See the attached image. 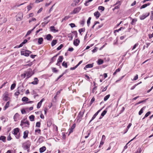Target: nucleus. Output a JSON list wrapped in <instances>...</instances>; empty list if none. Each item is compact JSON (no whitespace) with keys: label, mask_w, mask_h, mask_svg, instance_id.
Segmentation results:
<instances>
[{"label":"nucleus","mask_w":153,"mask_h":153,"mask_svg":"<svg viewBox=\"0 0 153 153\" xmlns=\"http://www.w3.org/2000/svg\"><path fill=\"white\" fill-rule=\"evenodd\" d=\"M8 95L7 93H4L3 96V98L4 100L5 101L8 100Z\"/></svg>","instance_id":"ddd939ff"},{"label":"nucleus","mask_w":153,"mask_h":153,"mask_svg":"<svg viewBox=\"0 0 153 153\" xmlns=\"http://www.w3.org/2000/svg\"><path fill=\"white\" fill-rule=\"evenodd\" d=\"M91 19V17H90L88 18L87 21V23L88 24V26H89V25L90 24V21Z\"/></svg>","instance_id":"de8ad7c7"},{"label":"nucleus","mask_w":153,"mask_h":153,"mask_svg":"<svg viewBox=\"0 0 153 153\" xmlns=\"http://www.w3.org/2000/svg\"><path fill=\"white\" fill-rule=\"evenodd\" d=\"M146 108V106L143 107L139 112L138 114L139 115H141L143 112V111Z\"/></svg>","instance_id":"f3484780"},{"label":"nucleus","mask_w":153,"mask_h":153,"mask_svg":"<svg viewBox=\"0 0 153 153\" xmlns=\"http://www.w3.org/2000/svg\"><path fill=\"white\" fill-rule=\"evenodd\" d=\"M101 110H99L94 115L91 120L90 121V123L91 122L92 120H93L96 117V116L98 115L99 112Z\"/></svg>","instance_id":"0eeeda50"},{"label":"nucleus","mask_w":153,"mask_h":153,"mask_svg":"<svg viewBox=\"0 0 153 153\" xmlns=\"http://www.w3.org/2000/svg\"><path fill=\"white\" fill-rule=\"evenodd\" d=\"M94 16H96L97 19L98 18L100 15V13L98 11L95 12L94 13Z\"/></svg>","instance_id":"a211bd4d"},{"label":"nucleus","mask_w":153,"mask_h":153,"mask_svg":"<svg viewBox=\"0 0 153 153\" xmlns=\"http://www.w3.org/2000/svg\"><path fill=\"white\" fill-rule=\"evenodd\" d=\"M34 116L33 115H31L29 117V119L31 121L34 120Z\"/></svg>","instance_id":"4c0bfd02"},{"label":"nucleus","mask_w":153,"mask_h":153,"mask_svg":"<svg viewBox=\"0 0 153 153\" xmlns=\"http://www.w3.org/2000/svg\"><path fill=\"white\" fill-rule=\"evenodd\" d=\"M21 111L22 113V114H25L26 113V111L24 109H23Z\"/></svg>","instance_id":"69168bd1"},{"label":"nucleus","mask_w":153,"mask_h":153,"mask_svg":"<svg viewBox=\"0 0 153 153\" xmlns=\"http://www.w3.org/2000/svg\"><path fill=\"white\" fill-rule=\"evenodd\" d=\"M50 30L53 32L54 33L57 32L58 31V30H56L55 29V27L54 26H51L50 27Z\"/></svg>","instance_id":"6e6552de"},{"label":"nucleus","mask_w":153,"mask_h":153,"mask_svg":"<svg viewBox=\"0 0 153 153\" xmlns=\"http://www.w3.org/2000/svg\"><path fill=\"white\" fill-rule=\"evenodd\" d=\"M52 124L51 121L50 120H48L47 122V125L48 126H50Z\"/></svg>","instance_id":"37998d69"},{"label":"nucleus","mask_w":153,"mask_h":153,"mask_svg":"<svg viewBox=\"0 0 153 153\" xmlns=\"http://www.w3.org/2000/svg\"><path fill=\"white\" fill-rule=\"evenodd\" d=\"M51 1H50L49 2H47L45 4V6L46 7H48L50 5V4L51 3Z\"/></svg>","instance_id":"338daca9"},{"label":"nucleus","mask_w":153,"mask_h":153,"mask_svg":"<svg viewBox=\"0 0 153 153\" xmlns=\"http://www.w3.org/2000/svg\"><path fill=\"white\" fill-rule=\"evenodd\" d=\"M103 62V60L101 59H99L97 61V63L99 65L102 64Z\"/></svg>","instance_id":"72a5a7b5"},{"label":"nucleus","mask_w":153,"mask_h":153,"mask_svg":"<svg viewBox=\"0 0 153 153\" xmlns=\"http://www.w3.org/2000/svg\"><path fill=\"white\" fill-rule=\"evenodd\" d=\"M81 9L80 7H78L74 9L73 11L71 13V14H74L76 13H78Z\"/></svg>","instance_id":"39448f33"},{"label":"nucleus","mask_w":153,"mask_h":153,"mask_svg":"<svg viewBox=\"0 0 153 153\" xmlns=\"http://www.w3.org/2000/svg\"><path fill=\"white\" fill-rule=\"evenodd\" d=\"M40 122H37L36 124V126L38 127H39L40 126Z\"/></svg>","instance_id":"bf43d9fd"},{"label":"nucleus","mask_w":153,"mask_h":153,"mask_svg":"<svg viewBox=\"0 0 153 153\" xmlns=\"http://www.w3.org/2000/svg\"><path fill=\"white\" fill-rule=\"evenodd\" d=\"M142 151V149L140 148H139L136 152V153H140Z\"/></svg>","instance_id":"3c124183"},{"label":"nucleus","mask_w":153,"mask_h":153,"mask_svg":"<svg viewBox=\"0 0 153 153\" xmlns=\"http://www.w3.org/2000/svg\"><path fill=\"white\" fill-rule=\"evenodd\" d=\"M32 52L28 50H26L25 51H21V54L22 55H24L26 56H28L29 55V54L31 53Z\"/></svg>","instance_id":"7ed1b4c3"},{"label":"nucleus","mask_w":153,"mask_h":153,"mask_svg":"<svg viewBox=\"0 0 153 153\" xmlns=\"http://www.w3.org/2000/svg\"><path fill=\"white\" fill-rule=\"evenodd\" d=\"M95 100V99L94 97H93L92 98V99L90 101V105H91L92 104V103H93V102Z\"/></svg>","instance_id":"5fc2aeb1"},{"label":"nucleus","mask_w":153,"mask_h":153,"mask_svg":"<svg viewBox=\"0 0 153 153\" xmlns=\"http://www.w3.org/2000/svg\"><path fill=\"white\" fill-rule=\"evenodd\" d=\"M79 40L76 39L74 41V45L77 46L79 45Z\"/></svg>","instance_id":"4468645a"},{"label":"nucleus","mask_w":153,"mask_h":153,"mask_svg":"<svg viewBox=\"0 0 153 153\" xmlns=\"http://www.w3.org/2000/svg\"><path fill=\"white\" fill-rule=\"evenodd\" d=\"M137 21V19H133L131 22V24L132 25L135 24Z\"/></svg>","instance_id":"7c9ffc66"},{"label":"nucleus","mask_w":153,"mask_h":153,"mask_svg":"<svg viewBox=\"0 0 153 153\" xmlns=\"http://www.w3.org/2000/svg\"><path fill=\"white\" fill-rule=\"evenodd\" d=\"M29 125H30V124H29V121H27V120H26L25 121V123H24V125H27V127H28L29 126Z\"/></svg>","instance_id":"09e8293b"},{"label":"nucleus","mask_w":153,"mask_h":153,"mask_svg":"<svg viewBox=\"0 0 153 153\" xmlns=\"http://www.w3.org/2000/svg\"><path fill=\"white\" fill-rule=\"evenodd\" d=\"M52 37H52L51 35L50 34H48L47 35L46 38L47 40H51Z\"/></svg>","instance_id":"b1692460"},{"label":"nucleus","mask_w":153,"mask_h":153,"mask_svg":"<svg viewBox=\"0 0 153 153\" xmlns=\"http://www.w3.org/2000/svg\"><path fill=\"white\" fill-rule=\"evenodd\" d=\"M28 131H26L24 132V135L23 137L24 139H25L28 136Z\"/></svg>","instance_id":"9b49d317"},{"label":"nucleus","mask_w":153,"mask_h":153,"mask_svg":"<svg viewBox=\"0 0 153 153\" xmlns=\"http://www.w3.org/2000/svg\"><path fill=\"white\" fill-rule=\"evenodd\" d=\"M63 45L62 44L60 45L57 48V50H60L63 47Z\"/></svg>","instance_id":"603ef678"},{"label":"nucleus","mask_w":153,"mask_h":153,"mask_svg":"<svg viewBox=\"0 0 153 153\" xmlns=\"http://www.w3.org/2000/svg\"><path fill=\"white\" fill-rule=\"evenodd\" d=\"M149 39H150L153 37V33L151 34H149L148 35Z\"/></svg>","instance_id":"774afa93"},{"label":"nucleus","mask_w":153,"mask_h":153,"mask_svg":"<svg viewBox=\"0 0 153 153\" xmlns=\"http://www.w3.org/2000/svg\"><path fill=\"white\" fill-rule=\"evenodd\" d=\"M69 18V17L68 16H65L64 17V18L62 19V22L64 20H68Z\"/></svg>","instance_id":"6e6d98bb"},{"label":"nucleus","mask_w":153,"mask_h":153,"mask_svg":"<svg viewBox=\"0 0 153 153\" xmlns=\"http://www.w3.org/2000/svg\"><path fill=\"white\" fill-rule=\"evenodd\" d=\"M138 45H139V44L138 43H137L136 44H135L134 45L132 50H133L135 49L137 47V46Z\"/></svg>","instance_id":"052dcab7"},{"label":"nucleus","mask_w":153,"mask_h":153,"mask_svg":"<svg viewBox=\"0 0 153 153\" xmlns=\"http://www.w3.org/2000/svg\"><path fill=\"white\" fill-rule=\"evenodd\" d=\"M116 4H118L117 6H115L114 8L113 9V10H114L115 9H118L120 7V5L121 4V2L120 1H118L116 3Z\"/></svg>","instance_id":"9d476101"},{"label":"nucleus","mask_w":153,"mask_h":153,"mask_svg":"<svg viewBox=\"0 0 153 153\" xmlns=\"http://www.w3.org/2000/svg\"><path fill=\"white\" fill-rule=\"evenodd\" d=\"M68 37L70 38V40H72L73 36L72 34L71 33H69L68 35Z\"/></svg>","instance_id":"c85d7f7f"},{"label":"nucleus","mask_w":153,"mask_h":153,"mask_svg":"<svg viewBox=\"0 0 153 153\" xmlns=\"http://www.w3.org/2000/svg\"><path fill=\"white\" fill-rule=\"evenodd\" d=\"M53 71L54 73H57L58 71L55 68H52Z\"/></svg>","instance_id":"864d4df0"},{"label":"nucleus","mask_w":153,"mask_h":153,"mask_svg":"<svg viewBox=\"0 0 153 153\" xmlns=\"http://www.w3.org/2000/svg\"><path fill=\"white\" fill-rule=\"evenodd\" d=\"M33 74V73L32 71V70L31 68L28 69L27 72L25 74V75H26L28 78L30 77Z\"/></svg>","instance_id":"f03ea898"},{"label":"nucleus","mask_w":153,"mask_h":153,"mask_svg":"<svg viewBox=\"0 0 153 153\" xmlns=\"http://www.w3.org/2000/svg\"><path fill=\"white\" fill-rule=\"evenodd\" d=\"M38 82V80L37 78L35 77L34 79V81L31 82V83L33 85H36Z\"/></svg>","instance_id":"f8f14e48"},{"label":"nucleus","mask_w":153,"mask_h":153,"mask_svg":"<svg viewBox=\"0 0 153 153\" xmlns=\"http://www.w3.org/2000/svg\"><path fill=\"white\" fill-rule=\"evenodd\" d=\"M72 33H73L75 35V37H77V33L76 31H74L72 32Z\"/></svg>","instance_id":"4d7b16f0"},{"label":"nucleus","mask_w":153,"mask_h":153,"mask_svg":"<svg viewBox=\"0 0 153 153\" xmlns=\"http://www.w3.org/2000/svg\"><path fill=\"white\" fill-rule=\"evenodd\" d=\"M0 140H2L3 142H5L6 141V137L4 136H1L0 137Z\"/></svg>","instance_id":"cd10ccee"},{"label":"nucleus","mask_w":153,"mask_h":153,"mask_svg":"<svg viewBox=\"0 0 153 153\" xmlns=\"http://www.w3.org/2000/svg\"><path fill=\"white\" fill-rule=\"evenodd\" d=\"M9 104H10V102L9 101L7 102L6 103L5 105V106L4 107V110H5L9 107Z\"/></svg>","instance_id":"4be33fe9"},{"label":"nucleus","mask_w":153,"mask_h":153,"mask_svg":"<svg viewBox=\"0 0 153 153\" xmlns=\"http://www.w3.org/2000/svg\"><path fill=\"white\" fill-rule=\"evenodd\" d=\"M43 41V38L42 37H40L38 39V43L40 45L42 43Z\"/></svg>","instance_id":"aec40b11"},{"label":"nucleus","mask_w":153,"mask_h":153,"mask_svg":"<svg viewBox=\"0 0 153 153\" xmlns=\"http://www.w3.org/2000/svg\"><path fill=\"white\" fill-rule=\"evenodd\" d=\"M57 41L56 40H53L51 42V46H53L55 45L57 43Z\"/></svg>","instance_id":"a878e982"},{"label":"nucleus","mask_w":153,"mask_h":153,"mask_svg":"<svg viewBox=\"0 0 153 153\" xmlns=\"http://www.w3.org/2000/svg\"><path fill=\"white\" fill-rule=\"evenodd\" d=\"M98 9L99 10H101L102 11L104 10L105 8L103 6H99L98 8Z\"/></svg>","instance_id":"a19ab883"},{"label":"nucleus","mask_w":153,"mask_h":153,"mask_svg":"<svg viewBox=\"0 0 153 153\" xmlns=\"http://www.w3.org/2000/svg\"><path fill=\"white\" fill-rule=\"evenodd\" d=\"M138 78V75L136 74L133 79V80H137Z\"/></svg>","instance_id":"680f3d73"},{"label":"nucleus","mask_w":153,"mask_h":153,"mask_svg":"<svg viewBox=\"0 0 153 153\" xmlns=\"http://www.w3.org/2000/svg\"><path fill=\"white\" fill-rule=\"evenodd\" d=\"M49 22V21H47L46 23H45V22H43L42 23L41 25L42 27H44L45 26L47 25L48 22Z\"/></svg>","instance_id":"49530a36"},{"label":"nucleus","mask_w":153,"mask_h":153,"mask_svg":"<svg viewBox=\"0 0 153 153\" xmlns=\"http://www.w3.org/2000/svg\"><path fill=\"white\" fill-rule=\"evenodd\" d=\"M151 114V112L149 111L145 115L144 117L142 119H144L145 118L148 117Z\"/></svg>","instance_id":"473e14b6"},{"label":"nucleus","mask_w":153,"mask_h":153,"mask_svg":"<svg viewBox=\"0 0 153 153\" xmlns=\"http://www.w3.org/2000/svg\"><path fill=\"white\" fill-rule=\"evenodd\" d=\"M150 5V3H148L147 4H145L142 5L140 7V9H142L143 8H145L147 6Z\"/></svg>","instance_id":"6ab92c4d"},{"label":"nucleus","mask_w":153,"mask_h":153,"mask_svg":"<svg viewBox=\"0 0 153 153\" xmlns=\"http://www.w3.org/2000/svg\"><path fill=\"white\" fill-rule=\"evenodd\" d=\"M63 59V56H60L57 60V62L61 63L62 62Z\"/></svg>","instance_id":"5701e85b"},{"label":"nucleus","mask_w":153,"mask_h":153,"mask_svg":"<svg viewBox=\"0 0 153 153\" xmlns=\"http://www.w3.org/2000/svg\"><path fill=\"white\" fill-rule=\"evenodd\" d=\"M58 55H56L54 56H53L51 59V61L50 63H53L54 62L55 60V58Z\"/></svg>","instance_id":"f704fd0d"},{"label":"nucleus","mask_w":153,"mask_h":153,"mask_svg":"<svg viewBox=\"0 0 153 153\" xmlns=\"http://www.w3.org/2000/svg\"><path fill=\"white\" fill-rule=\"evenodd\" d=\"M23 17V14L22 13H19L16 16V21H19L22 20Z\"/></svg>","instance_id":"f257e3e1"},{"label":"nucleus","mask_w":153,"mask_h":153,"mask_svg":"<svg viewBox=\"0 0 153 153\" xmlns=\"http://www.w3.org/2000/svg\"><path fill=\"white\" fill-rule=\"evenodd\" d=\"M46 149V148L45 146H43L39 149V151L40 153H42L44 152Z\"/></svg>","instance_id":"412c9836"},{"label":"nucleus","mask_w":153,"mask_h":153,"mask_svg":"<svg viewBox=\"0 0 153 153\" xmlns=\"http://www.w3.org/2000/svg\"><path fill=\"white\" fill-rule=\"evenodd\" d=\"M93 64H89L86 65L84 68V69L85 70H86V68H91L93 67Z\"/></svg>","instance_id":"1a4fd4ad"},{"label":"nucleus","mask_w":153,"mask_h":153,"mask_svg":"<svg viewBox=\"0 0 153 153\" xmlns=\"http://www.w3.org/2000/svg\"><path fill=\"white\" fill-rule=\"evenodd\" d=\"M28 100V98L26 97H24L22 99V100L24 102H27Z\"/></svg>","instance_id":"c9c22d12"},{"label":"nucleus","mask_w":153,"mask_h":153,"mask_svg":"<svg viewBox=\"0 0 153 153\" xmlns=\"http://www.w3.org/2000/svg\"><path fill=\"white\" fill-rule=\"evenodd\" d=\"M26 120L25 119H24V120H22L21 121V123L20 124V126H22V127H27V125H24V123H25V121Z\"/></svg>","instance_id":"dca6fc26"},{"label":"nucleus","mask_w":153,"mask_h":153,"mask_svg":"<svg viewBox=\"0 0 153 153\" xmlns=\"http://www.w3.org/2000/svg\"><path fill=\"white\" fill-rule=\"evenodd\" d=\"M110 97V95L108 94L106 96H105L104 99V101H106L107 100H108V99Z\"/></svg>","instance_id":"58836bf2"},{"label":"nucleus","mask_w":153,"mask_h":153,"mask_svg":"<svg viewBox=\"0 0 153 153\" xmlns=\"http://www.w3.org/2000/svg\"><path fill=\"white\" fill-rule=\"evenodd\" d=\"M150 14V13H148L145 15L143 14L140 16V20H143L146 18V17L148 16Z\"/></svg>","instance_id":"423d86ee"},{"label":"nucleus","mask_w":153,"mask_h":153,"mask_svg":"<svg viewBox=\"0 0 153 153\" xmlns=\"http://www.w3.org/2000/svg\"><path fill=\"white\" fill-rule=\"evenodd\" d=\"M35 134L36 135L37 134H41V131L40 129H36L35 130Z\"/></svg>","instance_id":"393cba45"},{"label":"nucleus","mask_w":153,"mask_h":153,"mask_svg":"<svg viewBox=\"0 0 153 153\" xmlns=\"http://www.w3.org/2000/svg\"><path fill=\"white\" fill-rule=\"evenodd\" d=\"M41 105H42L41 103H40L39 102H38L37 104V108H39L41 106Z\"/></svg>","instance_id":"13d9d810"},{"label":"nucleus","mask_w":153,"mask_h":153,"mask_svg":"<svg viewBox=\"0 0 153 153\" xmlns=\"http://www.w3.org/2000/svg\"><path fill=\"white\" fill-rule=\"evenodd\" d=\"M139 84V83H138V84H135L134 86H133L131 88V90H133V89H134L135 87L137 86V85H138Z\"/></svg>","instance_id":"e2e57ef3"},{"label":"nucleus","mask_w":153,"mask_h":153,"mask_svg":"<svg viewBox=\"0 0 153 153\" xmlns=\"http://www.w3.org/2000/svg\"><path fill=\"white\" fill-rule=\"evenodd\" d=\"M19 129L18 128H16L14 129L13 134L16 136V138L19 139V138L20 136L19 135H17L18 133L19 132Z\"/></svg>","instance_id":"20e7f679"},{"label":"nucleus","mask_w":153,"mask_h":153,"mask_svg":"<svg viewBox=\"0 0 153 153\" xmlns=\"http://www.w3.org/2000/svg\"><path fill=\"white\" fill-rule=\"evenodd\" d=\"M83 113L80 112L79 113V114L78 115V117L80 119H81V118H82V117L83 116Z\"/></svg>","instance_id":"c756f323"},{"label":"nucleus","mask_w":153,"mask_h":153,"mask_svg":"<svg viewBox=\"0 0 153 153\" xmlns=\"http://www.w3.org/2000/svg\"><path fill=\"white\" fill-rule=\"evenodd\" d=\"M85 28H83L79 29V31L80 34H81L82 32L85 31Z\"/></svg>","instance_id":"a18cd8bd"},{"label":"nucleus","mask_w":153,"mask_h":153,"mask_svg":"<svg viewBox=\"0 0 153 153\" xmlns=\"http://www.w3.org/2000/svg\"><path fill=\"white\" fill-rule=\"evenodd\" d=\"M62 65L65 68H67L68 67V65L67 64V63L65 62V61H64L62 64Z\"/></svg>","instance_id":"e433bc0d"},{"label":"nucleus","mask_w":153,"mask_h":153,"mask_svg":"<svg viewBox=\"0 0 153 153\" xmlns=\"http://www.w3.org/2000/svg\"><path fill=\"white\" fill-rule=\"evenodd\" d=\"M16 85V84L15 83L13 84L11 86L10 89L11 90H13L15 87Z\"/></svg>","instance_id":"ea45409f"},{"label":"nucleus","mask_w":153,"mask_h":153,"mask_svg":"<svg viewBox=\"0 0 153 153\" xmlns=\"http://www.w3.org/2000/svg\"><path fill=\"white\" fill-rule=\"evenodd\" d=\"M107 111L106 110H104L101 113V116L102 117L104 116L106 113Z\"/></svg>","instance_id":"c03bdc74"},{"label":"nucleus","mask_w":153,"mask_h":153,"mask_svg":"<svg viewBox=\"0 0 153 153\" xmlns=\"http://www.w3.org/2000/svg\"><path fill=\"white\" fill-rule=\"evenodd\" d=\"M34 29L33 28L32 29L28 30L26 34V36H27L30 34L32 31Z\"/></svg>","instance_id":"79ce46f5"},{"label":"nucleus","mask_w":153,"mask_h":153,"mask_svg":"<svg viewBox=\"0 0 153 153\" xmlns=\"http://www.w3.org/2000/svg\"><path fill=\"white\" fill-rule=\"evenodd\" d=\"M19 115L18 113H16L14 116L13 118L15 121H16L18 120V118L19 117Z\"/></svg>","instance_id":"2eb2a0df"},{"label":"nucleus","mask_w":153,"mask_h":153,"mask_svg":"<svg viewBox=\"0 0 153 153\" xmlns=\"http://www.w3.org/2000/svg\"><path fill=\"white\" fill-rule=\"evenodd\" d=\"M32 64H33L32 62H29L28 64L25 65H24V66H28L30 67L32 65Z\"/></svg>","instance_id":"8fccbe9b"},{"label":"nucleus","mask_w":153,"mask_h":153,"mask_svg":"<svg viewBox=\"0 0 153 153\" xmlns=\"http://www.w3.org/2000/svg\"><path fill=\"white\" fill-rule=\"evenodd\" d=\"M79 1H74V3H73L71 4V5L73 6H76V5H77L79 2Z\"/></svg>","instance_id":"bb28decb"},{"label":"nucleus","mask_w":153,"mask_h":153,"mask_svg":"<svg viewBox=\"0 0 153 153\" xmlns=\"http://www.w3.org/2000/svg\"><path fill=\"white\" fill-rule=\"evenodd\" d=\"M78 67L77 65H76L75 67H71L70 68V70H75L76 68Z\"/></svg>","instance_id":"0e129e2a"},{"label":"nucleus","mask_w":153,"mask_h":153,"mask_svg":"<svg viewBox=\"0 0 153 153\" xmlns=\"http://www.w3.org/2000/svg\"><path fill=\"white\" fill-rule=\"evenodd\" d=\"M30 146V143H28L27 144L24 146V148L26 149H29Z\"/></svg>","instance_id":"2f4dec72"}]
</instances>
